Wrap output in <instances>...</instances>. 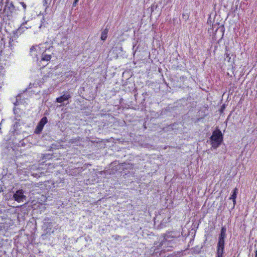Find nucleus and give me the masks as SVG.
I'll list each match as a JSON object with an SVG mask.
<instances>
[{
  "label": "nucleus",
  "instance_id": "1",
  "mask_svg": "<svg viewBox=\"0 0 257 257\" xmlns=\"http://www.w3.org/2000/svg\"><path fill=\"white\" fill-rule=\"evenodd\" d=\"M210 139L211 142L212 147L214 149L217 148L223 141V135L221 131L216 130L213 131Z\"/></svg>",
  "mask_w": 257,
  "mask_h": 257
},
{
  "label": "nucleus",
  "instance_id": "2",
  "mask_svg": "<svg viewBox=\"0 0 257 257\" xmlns=\"http://www.w3.org/2000/svg\"><path fill=\"white\" fill-rule=\"evenodd\" d=\"M17 9L13 5L12 2H10V0H6L5 5L4 9V13L10 19L14 15L16 14Z\"/></svg>",
  "mask_w": 257,
  "mask_h": 257
},
{
  "label": "nucleus",
  "instance_id": "3",
  "mask_svg": "<svg viewBox=\"0 0 257 257\" xmlns=\"http://www.w3.org/2000/svg\"><path fill=\"white\" fill-rule=\"evenodd\" d=\"M173 232H169L164 234V238L160 243V246H164V247L170 246H172L173 242L172 241L174 238L176 237L173 235Z\"/></svg>",
  "mask_w": 257,
  "mask_h": 257
},
{
  "label": "nucleus",
  "instance_id": "4",
  "mask_svg": "<svg viewBox=\"0 0 257 257\" xmlns=\"http://www.w3.org/2000/svg\"><path fill=\"white\" fill-rule=\"evenodd\" d=\"M225 239H218L217 243L216 257H223L224 253Z\"/></svg>",
  "mask_w": 257,
  "mask_h": 257
},
{
  "label": "nucleus",
  "instance_id": "5",
  "mask_svg": "<svg viewBox=\"0 0 257 257\" xmlns=\"http://www.w3.org/2000/svg\"><path fill=\"white\" fill-rule=\"evenodd\" d=\"M22 189L17 190L13 195V198L18 202H23L27 200V197L24 194Z\"/></svg>",
  "mask_w": 257,
  "mask_h": 257
},
{
  "label": "nucleus",
  "instance_id": "6",
  "mask_svg": "<svg viewBox=\"0 0 257 257\" xmlns=\"http://www.w3.org/2000/svg\"><path fill=\"white\" fill-rule=\"evenodd\" d=\"M48 122V119L47 117L46 116L43 117L39 122L38 123L35 131V133L37 134H39L41 133L42 131L43 130V128L44 127V126L45 124H46Z\"/></svg>",
  "mask_w": 257,
  "mask_h": 257
},
{
  "label": "nucleus",
  "instance_id": "7",
  "mask_svg": "<svg viewBox=\"0 0 257 257\" xmlns=\"http://www.w3.org/2000/svg\"><path fill=\"white\" fill-rule=\"evenodd\" d=\"M20 116L18 115L15 116V117L14 119V123L12 127V133L13 134H15L17 132V131H18L19 127L20 126Z\"/></svg>",
  "mask_w": 257,
  "mask_h": 257
},
{
  "label": "nucleus",
  "instance_id": "8",
  "mask_svg": "<svg viewBox=\"0 0 257 257\" xmlns=\"http://www.w3.org/2000/svg\"><path fill=\"white\" fill-rule=\"evenodd\" d=\"M18 38V35L15 33H14L12 36L10 37L9 42V47L11 48V49H13L14 46H15L16 43L18 42L17 41Z\"/></svg>",
  "mask_w": 257,
  "mask_h": 257
},
{
  "label": "nucleus",
  "instance_id": "9",
  "mask_svg": "<svg viewBox=\"0 0 257 257\" xmlns=\"http://www.w3.org/2000/svg\"><path fill=\"white\" fill-rule=\"evenodd\" d=\"M71 97V96L68 92H65L63 95L57 98L56 101L57 102L61 103L68 100Z\"/></svg>",
  "mask_w": 257,
  "mask_h": 257
},
{
  "label": "nucleus",
  "instance_id": "10",
  "mask_svg": "<svg viewBox=\"0 0 257 257\" xmlns=\"http://www.w3.org/2000/svg\"><path fill=\"white\" fill-rule=\"evenodd\" d=\"M238 190L236 188H235L231 192V196L229 197V199L232 200L233 203V208L234 207L236 204V198L237 196Z\"/></svg>",
  "mask_w": 257,
  "mask_h": 257
},
{
  "label": "nucleus",
  "instance_id": "11",
  "mask_svg": "<svg viewBox=\"0 0 257 257\" xmlns=\"http://www.w3.org/2000/svg\"><path fill=\"white\" fill-rule=\"evenodd\" d=\"M226 228L225 226H223L221 228L220 233L219 235L218 239H225L226 237Z\"/></svg>",
  "mask_w": 257,
  "mask_h": 257
},
{
  "label": "nucleus",
  "instance_id": "12",
  "mask_svg": "<svg viewBox=\"0 0 257 257\" xmlns=\"http://www.w3.org/2000/svg\"><path fill=\"white\" fill-rule=\"evenodd\" d=\"M51 59V55L50 54H48L46 52H44L42 54V58L41 60L43 61L48 62L50 61Z\"/></svg>",
  "mask_w": 257,
  "mask_h": 257
},
{
  "label": "nucleus",
  "instance_id": "13",
  "mask_svg": "<svg viewBox=\"0 0 257 257\" xmlns=\"http://www.w3.org/2000/svg\"><path fill=\"white\" fill-rule=\"evenodd\" d=\"M108 30H109V29L107 28V26H106L105 29L103 30V31L101 33V40L104 41L106 39Z\"/></svg>",
  "mask_w": 257,
  "mask_h": 257
},
{
  "label": "nucleus",
  "instance_id": "14",
  "mask_svg": "<svg viewBox=\"0 0 257 257\" xmlns=\"http://www.w3.org/2000/svg\"><path fill=\"white\" fill-rule=\"evenodd\" d=\"M121 167L123 169H131L133 167V165L132 164L123 163L121 164Z\"/></svg>",
  "mask_w": 257,
  "mask_h": 257
},
{
  "label": "nucleus",
  "instance_id": "15",
  "mask_svg": "<svg viewBox=\"0 0 257 257\" xmlns=\"http://www.w3.org/2000/svg\"><path fill=\"white\" fill-rule=\"evenodd\" d=\"M37 50L35 46H33L30 48V55L33 57L37 56Z\"/></svg>",
  "mask_w": 257,
  "mask_h": 257
},
{
  "label": "nucleus",
  "instance_id": "16",
  "mask_svg": "<svg viewBox=\"0 0 257 257\" xmlns=\"http://www.w3.org/2000/svg\"><path fill=\"white\" fill-rule=\"evenodd\" d=\"M29 28H31V26L28 25V21H26L25 22L21 24L20 27V29H23L24 28L28 29Z\"/></svg>",
  "mask_w": 257,
  "mask_h": 257
},
{
  "label": "nucleus",
  "instance_id": "17",
  "mask_svg": "<svg viewBox=\"0 0 257 257\" xmlns=\"http://www.w3.org/2000/svg\"><path fill=\"white\" fill-rule=\"evenodd\" d=\"M228 50L227 49V48H226V50H225V59H227V61L228 62H230L231 61V56H230V53H229L228 52Z\"/></svg>",
  "mask_w": 257,
  "mask_h": 257
},
{
  "label": "nucleus",
  "instance_id": "18",
  "mask_svg": "<svg viewBox=\"0 0 257 257\" xmlns=\"http://www.w3.org/2000/svg\"><path fill=\"white\" fill-rule=\"evenodd\" d=\"M47 25V23H46L45 19L43 17L42 19L41 20V24L40 25L39 28L41 29L42 27H46Z\"/></svg>",
  "mask_w": 257,
  "mask_h": 257
},
{
  "label": "nucleus",
  "instance_id": "19",
  "mask_svg": "<svg viewBox=\"0 0 257 257\" xmlns=\"http://www.w3.org/2000/svg\"><path fill=\"white\" fill-rule=\"evenodd\" d=\"M49 219L48 218L44 219V225L47 226V227H51L52 226V223L51 222H48L47 221V220H49Z\"/></svg>",
  "mask_w": 257,
  "mask_h": 257
},
{
  "label": "nucleus",
  "instance_id": "20",
  "mask_svg": "<svg viewBox=\"0 0 257 257\" xmlns=\"http://www.w3.org/2000/svg\"><path fill=\"white\" fill-rule=\"evenodd\" d=\"M50 1H49V2L48 0H44L43 6H44V7H45V12H46V10H47V8H48L49 5L50 4Z\"/></svg>",
  "mask_w": 257,
  "mask_h": 257
},
{
  "label": "nucleus",
  "instance_id": "21",
  "mask_svg": "<svg viewBox=\"0 0 257 257\" xmlns=\"http://www.w3.org/2000/svg\"><path fill=\"white\" fill-rule=\"evenodd\" d=\"M189 18V16L187 14H182V19H183L185 21H186Z\"/></svg>",
  "mask_w": 257,
  "mask_h": 257
},
{
  "label": "nucleus",
  "instance_id": "22",
  "mask_svg": "<svg viewBox=\"0 0 257 257\" xmlns=\"http://www.w3.org/2000/svg\"><path fill=\"white\" fill-rule=\"evenodd\" d=\"M4 47V45L3 44V43H1V46H0V56L2 54V51H3V49Z\"/></svg>",
  "mask_w": 257,
  "mask_h": 257
},
{
  "label": "nucleus",
  "instance_id": "23",
  "mask_svg": "<svg viewBox=\"0 0 257 257\" xmlns=\"http://www.w3.org/2000/svg\"><path fill=\"white\" fill-rule=\"evenodd\" d=\"M20 96L18 95L17 97H16V102L14 103V105L16 106V105H17L18 104H19V102H18V100H19V98L20 97Z\"/></svg>",
  "mask_w": 257,
  "mask_h": 257
},
{
  "label": "nucleus",
  "instance_id": "24",
  "mask_svg": "<svg viewBox=\"0 0 257 257\" xmlns=\"http://www.w3.org/2000/svg\"><path fill=\"white\" fill-rule=\"evenodd\" d=\"M20 4L22 5L24 9L25 10L26 9V5L24 2H21Z\"/></svg>",
  "mask_w": 257,
  "mask_h": 257
},
{
  "label": "nucleus",
  "instance_id": "25",
  "mask_svg": "<svg viewBox=\"0 0 257 257\" xmlns=\"http://www.w3.org/2000/svg\"><path fill=\"white\" fill-rule=\"evenodd\" d=\"M17 110H18V109L17 108H16V107L14 108L13 111L15 114H16V113H17Z\"/></svg>",
  "mask_w": 257,
  "mask_h": 257
},
{
  "label": "nucleus",
  "instance_id": "26",
  "mask_svg": "<svg viewBox=\"0 0 257 257\" xmlns=\"http://www.w3.org/2000/svg\"><path fill=\"white\" fill-rule=\"evenodd\" d=\"M77 2H76L75 1H74L73 3V7H75L76 6V5L77 4Z\"/></svg>",
  "mask_w": 257,
  "mask_h": 257
},
{
  "label": "nucleus",
  "instance_id": "27",
  "mask_svg": "<svg viewBox=\"0 0 257 257\" xmlns=\"http://www.w3.org/2000/svg\"><path fill=\"white\" fill-rule=\"evenodd\" d=\"M255 253V257H257V250H256Z\"/></svg>",
  "mask_w": 257,
  "mask_h": 257
},
{
  "label": "nucleus",
  "instance_id": "28",
  "mask_svg": "<svg viewBox=\"0 0 257 257\" xmlns=\"http://www.w3.org/2000/svg\"><path fill=\"white\" fill-rule=\"evenodd\" d=\"M3 1H4V0H1V1L0 2V5L3 3Z\"/></svg>",
  "mask_w": 257,
  "mask_h": 257
},
{
  "label": "nucleus",
  "instance_id": "29",
  "mask_svg": "<svg viewBox=\"0 0 257 257\" xmlns=\"http://www.w3.org/2000/svg\"><path fill=\"white\" fill-rule=\"evenodd\" d=\"M1 129V128L0 127V130Z\"/></svg>",
  "mask_w": 257,
  "mask_h": 257
}]
</instances>
